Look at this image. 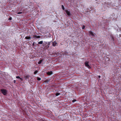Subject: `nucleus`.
<instances>
[{
    "label": "nucleus",
    "mask_w": 121,
    "mask_h": 121,
    "mask_svg": "<svg viewBox=\"0 0 121 121\" xmlns=\"http://www.w3.org/2000/svg\"><path fill=\"white\" fill-rule=\"evenodd\" d=\"M89 62L86 61L85 63V65L86 67L89 69H91V67L89 64Z\"/></svg>",
    "instance_id": "nucleus-1"
},
{
    "label": "nucleus",
    "mask_w": 121,
    "mask_h": 121,
    "mask_svg": "<svg viewBox=\"0 0 121 121\" xmlns=\"http://www.w3.org/2000/svg\"><path fill=\"white\" fill-rule=\"evenodd\" d=\"M1 91L2 93L4 95H6L7 93V91L5 89H1Z\"/></svg>",
    "instance_id": "nucleus-2"
},
{
    "label": "nucleus",
    "mask_w": 121,
    "mask_h": 121,
    "mask_svg": "<svg viewBox=\"0 0 121 121\" xmlns=\"http://www.w3.org/2000/svg\"><path fill=\"white\" fill-rule=\"evenodd\" d=\"M47 44V42H46L44 41L43 43V44H42V45L43 47H44L45 48H47L46 47L47 45H46Z\"/></svg>",
    "instance_id": "nucleus-3"
},
{
    "label": "nucleus",
    "mask_w": 121,
    "mask_h": 121,
    "mask_svg": "<svg viewBox=\"0 0 121 121\" xmlns=\"http://www.w3.org/2000/svg\"><path fill=\"white\" fill-rule=\"evenodd\" d=\"M89 34L90 35H91L93 36H95V34H94L91 31H90L89 32Z\"/></svg>",
    "instance_id": "nucleus-4"
},
{
    "label": "nucleus",
    "mask_w": 121,
    "mask_h": 121,
    "mask_svg": "<svg viewBox=\"0 0 121 121\" xmlns=\"http://www.w3.org/2000/svg\"><path fill=\"white\" fill-rule=\"evenodd\" d=\"M65 11L67 15L69 16H71L70 13L69 11H68L67 10H65Z\"/></svg>",
    "instance_id": "nucleus-5"
},
{
    "label": "nucleus",
    "mask_w": 121,
    "mask_h": 121,
    "mask_svg": "<svg viewBox=\"0 0 121 121\" xmlns=\"http://www.w3.org/2000/svg\"><path fill=\"white\" fill-rule=\"evenodd\" d=\"M40 36H37L36 35H34L33 36V38H40Z\"/></svg>",
    "instance_id": "nucleus-6"
},
{
    "label": "nucleus",
    "mask_w": 121,
    "mask_h": 121,
    "mask_svg": "<svg viewBox=\"0 0 121 121\" xmlns=\"http://www.w3.org/2000/svg\"><path fill=\"white\" fill-rule=\"evenodd\" d=\"M52 73V71H51L50 72H48L47 73V74L48 75H50Z\"/></svg>",
    "instance_id": "nucleus-7"
},
{
    "label": "nucleus",
    "mask_w": 121,
    "mask_h": 121,
    "mask_svg": "<svg viewBox=\"0 0 121 121\" xmlns=\"http://www.w3.org/2000/svg\"><path fill=\"white\" fill-rule=\"evenodd\" d=\"M57 43L55 41L52 43V45L54 46H56L57 44Z\"/></svg>",
    "instance_id": "nucleus-8"
},
{
    "label": "nucleus",
    "mask_w": 121,
    "mask_h": 121,
    "mask_svg": "<svg viewBox=\"0 0 121 121\" xmlns=\"http://www.w3.org/2000/svg\"><path fill=\"white\" fill-rule=\"evenodd\" d=\"M31 38V36H26L25 37V39H30Z\"/></svg>",
    "instance_id": "nucleus-9"
},
{
    "label": "nucleus",
    "mask_w": 121,
    "mask_h": 121,
    "mask_svg": "<svg viewBox=\"0 0 121 121\" xmlns=\"http://www.w3.org/2000/svg\"><path fill=\"white\" fill-rule=\"evenodd\" d=\"M50 42H49L48 43L47 45L46 46L47 47V48H48L49 47V45H50Z\"/></svg>",
    "instance_id": "nucleus-10"
},
{
    "label": "nucleus",
    "mask_w": 121,
    "mask_h": 121,
    "mask_svg": "<svg viewBox=\"0 0 121 121\" xmlns=\"http://www.w3.org/2000/svg\"><path fill=\"white\" fill-rule=\"evenodd\" d=\"M29 76H28L27 75L25 77V80H27V79H29Z\"/></svg>",
    "instance_id": "nucleus-11"
},
{
    "label": "nucleus",
    "mask_w": 121,
    "mask_h": 121,
    "mask_svg": "<svg viewBox=\"0 0 121 121\" xmlns=\"http://www.w3.org/2000/svg\"><path fill=\"white\" fill-rule=\"evenodd\" d=\"M43 41H40L38 43L39 44H43Z\"/></svg>",
    "instance_id": "nucleus-12"
},
{
    "label": "nucleus",
    "mask_w": 121,
    "mask_h": 121,
    "mask_svg": "<svg viewBox=\"0 0 121 121\" xmlns=\"http://www.w3.org/2000/svg\"><path fill=\"white\" fill-rule=\"evenodd\" d=\"M42 61L43 60H41L38 62V63L39 64H40L42 63Z\"/></svg>",
    "instance_id": "nucleus-13"
},
{
    "label": "nucleus",
    "mask_w": 121,
    "mask_h": 121,
    "mask_svg": "<svg viewBox=\"0 0 121 121\" xmlns=\"http://www.w3.org/2000/svg\"><path fill=\"white\" fill-rule=\"evenodd\" d=\"M60 94V93L58 92H57L56 93V96H57Z\"/></svg>",
    "instance_id": "nucleus-14"
},
{
    "label": "nucleus",
    "mask_w": 121,
    "mask_h": 121,
    "mask_svg": "<svg viewBox=\"0 0 121 121\" xmlns=\"http://www.w3.org/2000/svg\"><path fill=\"white\" fill-rule=\"evenodd\" d=\"M38 72V71L37 70L35 71L34 73V74H36Z\"/></svg>",
    "instance_id": "nucleus-15"
},
{
    "label": "nucleus",
    "mask_w": 121,
    "mask_h": 121,
    "mask_svg": "<svg viewBox=\"0 0 121 121\" xmlns=\"http://www.w3.org/2000/svg\"><path fill=\"white\" fill-rule=\"evenodd\" d=\"M49 80L48 79H47L45 81V82L46 83H47V82H49Z\"/></svg>",
    "instance_id": "nucleus-16"
},
{
    "label": "nucleus",
    "mask_w": 121,
    "mask_h": 121,
    "mask_svg": "<svg viewBox=\"0 0 121 121\" xmlns=\"http://www.w3.org/2000/svg\"><path fill=\"white\" fill-rule=\"evenodd\" d=\"M62 9H63V10H64L65 9L64 8V6L63 5H62Z\"/></svg>",
    "instance_id": "nucleus-17"
},
{
    "label": "nucleus",
    "mask_w": 121,
    "mask_h": 121,
    "mask_svg": "<svg viewBox=\"0 0 121 121\" xmlns=\"http://www.w3.org/2000/svg\"><path fill=\"white\" fill-rule=\"evenodd\" d=\"M37 79L38 80L40 81L41 80V78H39L37 77Z\"/></svg>",
    "instance_id": "nucleus-18"
},
{
    "label": "nucleus",
    "mask_w": 121,
    "mask_h": 121,
    "mask_svg": "<svg viewBox=\"0 0 121 121\" xmlns=\"http://www.w3.org/2000/svg\"><path fill=\"white\" fill-rule=\"evenodd\" d=\"M85 26L84 25H83L82 26V29H85Z\"/></svg>",
    "instance_id": "nucleus-19"
},
{
    "label": "nucleus",
    "mask_w": 121,
    "mask_h": 121,
    "mask_svg": "<svg viewBox=\"0 0 121 121\" xmlns=\"http://www.w3.org/2000/svg\"><path fill=\"white\" fill-rule=\"evenodd\" d=\"M23 13L22 12H18L17 13V14H22Z\"/></svg>",
    "instance_id": "nucleus-20"
},
{
    "label": "nucleus",
    "mask_w": 121,
    "mask_h": 121,
    "mask_svg": "<svg viewBox=\"0 0 121 121\" xmlns=\"http://www.w3.org/2000/svg\"><path fill=\"white\" fill-rule=\"evenodd\" d=\"M12 18L11 17H10L9 19V20H12Z\"/></svg>",
    "instance_id": "nucleus-21"
},
{
    "label": "nucleus",
    "mask_w": 121,
    "mask_h": 121,
    "mask_svg": "<svg viewBox=\"0 0 121 121\" xmlns=\"http://www.w3.org/2000/svg\"><path fill=\"white\" fill-rule=\"evenodd\" d=\"M16 78H20L19 76H17L16 77Z\"/></svg>",
    "instance_id": "nucleus-22"
},
{
    "label": "nucleus",
    "mask_w": 121,
    "mask_h": 121,
    "mask_svg": "<svg viewBox=\"0 0 121 121\" xmlns=\"http://www.w3.org/2000/svg\"><path fill=\"white\" fill-rule=\"evenodd\" d=\"M76 101V99H73L72 101V102L73 103V102H75V101Z\"/></svg>",
    "instance_id": "nucleus-23"
},
{
    "label": "nucleus",
    "mask_w": 121,
    "mask_h": 121,
    "mask_svg": "<svg viewBox=\"0 0 121 121\" xmlns=\"http://www.w3.org/2000/svg\"><path fill=\"white\" fill-rule=\"evenodd\" d=\"M19 79H20V80H22V81L23 79H22V78H20Z\"/></svg>",
    "instance_id": "nucleus-24"
},
{
    "label": "nucleus",
    "mask_w": 121,
    "mask_h": 121,
    "mask_svg": "<svg viewBox=\"0 0 121 121\" xmlns=\"http://www.w3.org/2000/svg\"><path fill=\"white\" fill-rule=\"evenodd\" d=\"M13 82H14V83H15L16 82V80H14V81H13Z\"/></svg>",
    "instance_id": "nucleus-25"
},
{
    "label": "nucleus",
    "mask_w": 121,
    "mask_h": 121,
    "mask_svg": "<svg viewBox=\"0 0 121 121\" xmlns=\"http://www.w3.org/2000/svg\"><path fill=\"white\" fill-rule=\"evenodd\" d=\"M98 77L99 78H100L101 77V76H100L99 75L98 76Z\"/></svg>",
    "instance_id": "nucleus-26"
}]
</instances>
